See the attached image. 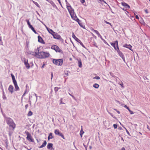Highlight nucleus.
<instances>
[{"instance_id":"24","label":"nucleus","mask_w":150,"mask_h":150,"mask_svg":"<svg viewBox=\"0 0 150 150\" xmlns=\"http://www.w3.org/2000/svg\"><path fill=\"white\" fill-rule=\"evenodd\" d=\"M53 136H52V133H50L49 135V136L48 137V139L49 140L50 139H52L53 138Z\"/></svg>"},{"instance_id":"14","label":"nucleus","mask_w":150,"mask_h":150,"mask_svg":"<svg viewBox=\"0 0 150 150\" xmlns=\"http://www.w3.org/2000/svg\"><path fill=\"white\" fill-rule=\"evenodd\" d=\"M52 35L53 36L54 38L55 39H59L60 38V36L57 33H56L55 32L54 34H53Z\"/></svg>"},{"instance_id":"63","label":"nucleus","mask_w":150,"mask_h":150,"mask_svg":"<svg viewBox=\"0 0 150 150\" xmlns=\"http://www.w3.org/2000/svg\"><path fill=\"white\" fill-rule=\"evenodd\" d=\"M121 140H122L123 142L124 141V140L122 137H121Z\"/></svg>"},{"instance_id":"15","label":"nucleus","mask_w":150,"mask_h":150,"mask_svg":"<svg viewBox=\"0 0 150 150\" xmlns=\"http://www.w3.org/2000/svg\"><path fill=\"white\" fill-rule=\"evenodd\" d=\"M38 41L39 42H40L41 43L43 44H45V42H44L43 40L41 37L39 36L38 37Z\"/></svg>"},{"instance_id":"38","label":"nucleus","mask_w":150,"mask_h":150,"mask_svg":"<svg viewBox=\"0 0 150 150\" xmlns=\"http://www.w3.org/2000/svg\"><path fill=\"white\" fill-rule=\"evenodd\" d=\"M119 84L123 88H124L123 84L122 82H121V83H119Z\"/></svg>"},{"instance_id":"13","label":"nucleus","mask_w":150,"mask_h":150,"mask_svg":"<svg viewBox=\"0 0 150 150\" xmlns=\"http://www.w3.org/2000/svg\"><path fill=\"white\" fill-rule=\"evenodd\" d=\"M13 87L11 85H10L8 87V90L11 93L13 92Z\"/></svg>"},{"instance_id":"31","label":"nucleus","mask_w":150,"mask_h":150,"mask_svg":"<svg viewBox=\"0 0 150 150\" xmlns=\"http://www.w3.org/2000/svg\"><path fill=\"white\" fill-rule=\"evenodd\" d=\"M26 21L27 22V24L29 26V27H30V26L31 25L28 20H26Z\"/></svg>"},{"instance_id":"3","label":"nucleus","mask_w":150,"mask_h":150,"mask_svg":"<svg viewBox=\"0 0 150 150\" xmlns=\"http://www.w3.org/2000/svg\"><path fill=\"white\" fill-rule=\"evenodd\" d=\"M67 7L71 18L76 15L75 13L74 12V9L72 8L70 5L67 6Z\"/></svg>"},{"instance_id":"58","label":"nucleus","mask_w":150,"mask_h":150,"mask_svg":"<svg viewBox=\"0 0 150 150\" xmlns=\"http://www.w3.org/2000/svg\"><path fill=\"white\" fill-rule=\"evenodd\" d=\"M145 11L146 13H148V10L147 9L145 10Z\"/></svg>"},{"instance_id":"5","label":"nucleus","mask_w":150,"mask_h":150,"mask_svg":"<svg viewBox=\"0 0 150 150\" xmlns=\"http://www.w3.org/2000/svg\"><path fill=\"white\" fill-rule=\"evenodd\" d=\"M72 38H74L77 42H79L80 44L83 47L86 48L85 47L82 43L81 42V40L79 39L78 38H77L75 35H74V33H72Z\"/></svg>"},{"instance_id":"62","label":"nucleus","mask_w":150,"mask_h":150,"mask_svg":"<svg viewBox=\"0 0 150 150\" xmlns=\"http://www.w3.org/2000/svg\"><path fill=\"white\" fill-rule=\"evenodd\" d=\"M80 134V135L81 137H82L83 134Z\"/></svg>"},{"instance_id":"44","label":"nucleus","mask_w":150,"mask_h":150,"mask_svg":"<svg viewBox=\"0 0 150 150\" xmlns=\"http://www.w3.org/2000/svg\"><path fill=\"white\" fill-rule=\"evenodd\" d=\"M105 23L108 24H109L110 25V26H112V25L110 23L107 22V21H105Z\"/></svg>"},{"instance_id":"46","label":"nucleus","mask_w":150,"mask_h":150,"mask_svg":"<svg viewBox=\"0 0 150 150\" xmlns=\"http://www.w3.org/2000/svg\"><path fill=\"white\" fill-rule=\"evenodd\" d=\"M124 107L127 109L128 110H129V108L126 105H124Z\"/></svg>"},{"instance_id":"54","label":"nucleus","mask_w":150,"mask_h":150,"mask_svg":"<svg viewBox=\"0 0 150 150\" xmlns=\"http://www.w3.org/2000/svg\"><path fill=\"white\" fill-rule=\"evenodd\" d=\"M135 18L136 19H139V16L137 15H136L135 16Z\"/></svg>"},{"instance_id":"55","label":"nucleus","mask_w":150,"mask_h":150,"mask_svg":"<svg viewBox=\"0 0 150 150\" xmlns=\"http://www.w3.org/2000/svg\"><path fill=\"white\" fill-rule=\"evenodd\" d=\"M45 26L47 30V31L49 30V29H50V28H48L47 27V26L46 25H45Z\"/></svg>"},{"instance_id":"60","label":"nucleus","mask_w":150,"mask_h":150,"mask_svg":"<svg viewBox=\"0 0 150 150\" xmlns=\"http://www.w3.org/2000/svg\"><path fill=\"white\" fill-rule=\"evenodd\" d=\"M28 107V104H27L26 105H25V108L26 109Z\"/></svg>"},{"instance_id":"21","label":"nucleus","mask_w":150,"mask_h":150,"mask_svg":"<svg viewBox=\"0 0 150 150\" xmlns=\"http://www.w3.org/2000/svg\"><path fill=\"white\" fill-rule=\"evenodd\" d=\"M53 144L52 143H49L47 145V148L48 149H53L52 148Z\"/></svg>"},{"instance_id":"35","label":"nucleus","mask_w":150,"mask_h":150,"mask_svg":"<svg viewBox=\"0 0 150 150\" xmlns=\"http://www.w3.org/2000/svg\"><path fill=\"white\" fill-rule=\"evenodd\" d=\"M98 2L99 3H101L102 2H103L104 3H105V4H107L105 2V1H104L103 0H97Z\"/></svg>"},{"instance_id":"33","label":"nucleus","mask_w":150,"mask_h":150,"mask_svg":"<svg viewBox=\"0 0 150 150\" xmlns=\"http://www.w3.org/2000/svg\"><path fill=\"white\" fill-rule=\"evenodd\" d=\"M84 132L83 130L82 129V126H81V129L80 131V134H83L84 133Z\"/></svg>"},{"instance_id":"32","label":"nucleus","mask_w":150,"mask_h":150,"mask_svg":"<svg viewBox=\"0 0 150 150\" xmlns=\"http://www.w3.org/2000/svg\"><path fill=\"white\" fill-rule=\"evenodd\" d=\"M33 2L35 5L37 6L38 7H40V6L39 5V4L38 3L35 2V1H33Z\"/></svg>"},{"instance_id":"29","label":"nucleus","mask_w":150,"mask_h":150,"mask_svg":"<svg viewBox=\"0 0 150 150\" xmlns=\"http://www.w3.org/2000/svg\"><path fill=\"white\" fill-rule=\"evenodd\" d=\"M33 114V113L30 111H29L28 114V116H31Z\"/></svg>"},{"instance_id":"61","label":"nucleus","mask_w":150,"mask_h":150,"mask_svg":"<svg viewBox=\"0 0 150 150\" xmlns=\"http://www.w3.org/2000/svg\"><path fill=\"white\" fill-rule=\"evenodd\" d=\"M120 150H125V149L124 147H122Z\"/></svg>"},{"instance_id":"20","label":"nucleus","mask_w":150,"mask_h":150,"mask_svg":"<svg viewBox=\"0 0 150 150\" xmlns=\"http://www.w3.org/2000/svg\"><path fill=\"white\" fill-rule=\"evenodd\" d=\"M14 85V86L15 88L16 91H17L19 90V88L18 86L17 82L13 83Z\"/></svg>"},{"instance_id":"4","label":"nucleus","mask_w":150,"mask_h":150,"mask_svg":"<svg viewBox=\"0 0 150 150\" xmlns=\"http://www.w3.org/2000/svg\"><path fill=\"white\" fill-rule=\"evenodd\" d=\"M63 60L62 59H53V62L57 66H61L62 64Z\"/></svg>"},{"instance_id":"17","label":"nucleus","mask_w":150,"mask_h":150,"mask_svg":"<svg viewBox=\"0 0 150 150\" xmlns=\"http://www.w3.org/2000/svg\"><path fill=\"white\" fill-rule=\"evenodd\" d=\"M92 31L95 32L98 35V36L99 37H100V38L102 40H103L102 36L100 35L98 31H97V30H94L93 29L92 30Z\"/></svg>"},{"instance_id":"37","label":"nucleus","mask_w":150,"mask_h":150,"mask_svg":"<svg viewBox=\"0 0 150 150\" xmlns=\"http://www.w3.org/2000/svg\"><path fill=\"white\" fill-rule=\"evenodd\" d=\"M128 110L131 114L132 115L134 113V112H133L131 111L129 109Z\"/></svg>"},{"instance_id":"56","label":"nucleus","mask_w":150,"mask_h":150,"mask_svg":"<svg viewBox=\"0 0 150 150\" xmlns=\"http://www.w3.org/2000/svg\"><path fill=\"white\" fill-rule=\"evenodd\" d=\"M2 94H3V95H5V93H4V90H2Z\"/></svg>"},{"instance_id":"57","label":"nucleus","mask_w":150,"mask_h":150,"mask_svg":"<svg viewBox=\"0 0 150 150\" xmlns=\"http://www.w3.org/2000/svg\"><path fill=\"white\" fill-rule=\"evenodd\" d=\"M114 110H116V111H117V113H118V114H120V112L119 111L117 110H116V109H115Z\"/></svg>"},{"instance_id":"41","label":"nucleus","mask_w":150,"mask_h":150,"mask_svg":"<svg viewBox=\"0 0 150 150\" xmlns=\"http://www.w3.org/2000/svg\"><path fill=\"white\" fill-rule=\"evenodd\" d=\"M113 127L115 129H116L117 127V125L114 124L113 125Z\"/></svg>"},{"instance_id":"64","label":"nucleus","mask_w":150,"mask_h":150,"mask_svg":"<svg viewBox=\"0 0 150 150\" xmlns=\"http://www.w3.org/2000/svg\"><path fill=\"white\" fill-rule=\"evenodd\" d=\"M89 149H91V148H92V147H91V146H89Z\"/></svg>"},{"instance_id":"45","label":"nucleus","mask_w":150,"mask_h":150,"mask_svg":"<svg viewBox=\"0 0 150 150\" xmlns=\"http://www.w3.org/2000/svg\"><path fill=\"white\" fill-rule=\"evenodd\" d=\"M65 74L67 76H68L69 75V74H68V71H65Z\"/></svg>"},{"instance_id":"47","label":"nucleus","mask_w":150,"mask_h":150,"mask_svg":"<svg viewBox=\"0 0 150 150\" xmlns=\"http://www.w3.org/2000/svg\"><path fill=\"white\" fill-rule=\"evenodd\" d=\"M80 1L81 3L83 4L85 2V1L84 0H81Z\"/></svg>"},{"instance_id":"53","label":"nucleus","mask_w":150,"mask_h":150,"mask_svg":"<svg viewBox=\"0 0 150 150\" xmlns=\"http://www.w3.org/2000/svg\"><path fill=\"white\" fill-rule=\"evenodd\" d=\"M57 1H58L59 2V4H60V5H61V6H62V4H61V1H60V0H57Z\"/></svg>"},{"instance_id":"6","label":"nucleus","mask_w":150,"mask_h":150,"mask_svg":"<svg viewBox=\"0 0 150 150\" xmlns=\"http://www.w3.org/2000/svg\"><path fill=\"white\" fill-rule=\"evenodd\" d=\"M111 45L114 47V49L117 50H119L118 45V42L117 41H115L114 43H111Z\"/></svg>"},{"instance_id":"49","label":"nucleus","mask_w":150,"mask_h":150,"mask_svg":"<svg viewBox=\"0 0 150 150\" xmlns=\"http://www.w3.org/2000/svg\"><path fill=\"white\" fill-rule=\"evenodd\" d=\"M124 128L125 129V130H126V132L127 133V134H129V132L127 131V129L126 128H125V127Z\"/></svg>"},{"instance_id":"11","label":"nucleus","mask_w":150,"mask_h":150,"mask_svg":"<svg viewBox=\"0 0 150 150\" xmlns=\"http://www.w3.org/2000/svg\"><path fill=\"white\" fill-rule=\"evenodd\" d=\"M117 52L119 54V55L120 56V57L122 58V59L123 60V61L125 62V57L123 55L122 53L119 50H117Z\"/></svg>"},{"instance_id":"26","label":"nucleus","mask_w":150,"mask_h":150,"mask_svg":"<svg viewBox=\"0 0 150 150\" xmlns=\"http://www.w3.org/2000/svg\"><path fill=\"white\" fill-rule=\"evenodd\" d=\"M29 28H30L31 30H32V31L34 32V33H35V34H36L37 33H36V31H35V30L34 29V28H33V27L32 25H31L30 26V27H29Z\"/></svg>"},{"instance_id":"10","label":"nucleus","mask_w":150,"mask_h":150,"mask_svg":"<svg viewBox=\"0 0 150 150\" xmlns=\"http://www.w3.org/2000/svg\"><path fill=\"white\" fill-rule=\"evenodd\" d=\"M23 59V62L25 66V67L27 69H29L30 67V66L28 62V60L26 59L25 58H24Z\"/></svg>"},{"instance_id":"42","label":"nucleus","mask_w":150,"mask_h":150,"mask_svg":"<svg viewBox=\"0 0 150 150\" xmlns=\"http://www.w3.org/2000/svg\"><path fill=\"white\" fill-rule=\"evenodd\" d=\"M93 45L94 46L96 47H98V46L97 45V44L95 42H93Z\"/></svg>"},{"instance_id":"8","label":"nucleus","mask_w":150,"mask_h":150,"mask_svg":"<svg viewBox=\"0 0 150 150\" xmlns=\"http://www.w3.org/2000/svg\"><path fill=\"white\" fill-rule=\"evenodd\" d=\"M26 134V135H27V137H26V139H27L30 141H31L32 142H33V140L32 138V137L31 136L30 134L28 132H25Z\"/></svg>"},{"instance_id":"9","label":"nucleus","mask_w":150,"mask_h":150,"mask_svg":"<svg viewBox=\"0 0 150 150\" xmlns=\"http://www.w3.org/2000/svg\"><path fill=\"white\" fill-rule=\"evenodd\" d=\"M54 133L55 134L59 135L61 136L64 139H65V138L62 134L59 132V129H56L54 130Z\"/></svg>"},{"instance_id":"7","label":"nucleus","mask_w":150,"mask_h":150,"mask_svg":"<svg viewBox=\"0 0 150 150\" xmlns=\"http://www.w3.org/2000/svg\"><path fill=\"white\" fill-rule=\"evenodd\" d=\"M51 48L55 50L56 52H62V51L56 45H53L51 47Z\"/></svg>"},{"instance_id":"50","label":"nucleus","mask_w":150,"mask_h":150,"mask_svg":"<svg viewBox=\"0 0 150 150\" xmlns=\"http://www.w3.org/2000/svg\"><path fill=\"white\" fill-rule=\"evenodd\" d=\"M51 79H52L53 77V73H52V72L51 73Z\"/></svg>"},{"instance_id":"52","label":"nucleus","mask_w":150,"mask_h":150,"mask_svg":"<svg viewBox=\"0 0 150 150\" xmlns=\"http://www.w3.org/2000/svg\"><path fill=\"white\" fill-rule=\"evenodd\" d=\"M1 88L2 90H4V88L2 86V84H1Z\"/></svg>"},{"instance_id":"36","label":"nucleus","mask_w":150,"mask_h":150,"mask_svg":"<svg viewBox=\"0 0 150 150\" xmlns=\"http://www.w3.org/2000/svg\"><path fill=\"white\" fill-rule=\"evenodd\" d=\"M93 79H96L98 80V79H100V78L98 76H96L95 77L93 78Z\"/></svg>"},{"instance_id":"43","label":"nucleus","mask_w":150,"mask_h":150,"mask_svg":"<svg viewBox=\"0 0 150 150\" xmlns=\"http://www.w3.org/2000/svg\"><path fill=\"white\" fill-rule=\"evenodd\" d=\"M109 113L112 117L114 118H116V117H115L110 112H109Z\"/></svg>"},{"instance_id":"30","label":"nucleus","mask_w":150,"mask_h":150,"mask_svg":"<svg viewBox=\"0 0 150 150\" xmlns=\"http://www.w3.org/2000/svg\"><path fill=\"white\" fill-rule=\"evenodd\" d=\"M60 88H58V87H55L54 88V91H55V92H57L58 91V90Z\"/></svg>"},{"instance_id":"59","label":"nucleus","mask_w":150,"mask_h":150,"mask_svg":"<svg viewBox=\"0 0 150 150\" xmlns=\"http://www.w3.org/2000/svg\"><path fill=\"white\" fill-rule=\"evenodd\" d=\"M35 96L36 97V101H37V96L35 93Z\"/></svg>"},{"instance_id":"18","label":"nucleus","mask_w":150,"mask_h":150,"mask_svg":"<svg viewBox=\"0 0 150 150\" xmlns=\"http://www.w3.org/2000/svg\"><path fill=\"white\" fill-rule=\"evenodd\" d=\"M78 62V66L80 68H81L82 67V64L80 59H77Z\"/></svg>"},{"instance_id":"23","label":"nucleus","mask_w":150,"mask_h":150,"mask_svg":"<svg viewBox=\"0 0 150 150\" xmlns=\"http://www.w3.org/2000/svg\"><path fill=\"white\" fill-rule=\"evenodd\" d=\"M11 77H12V80H13V82L14 83V82H16V80L15 79V76H14V75L13 74H11Z\"/></svg>"},{"instance_id":"40","label":"nucleus","mask_w":150,"mask_h":150,"mask_svg":"<svg viewBox=\"0 0 150 150\" xmlns=\"http://www.w3.org/2000/svg\"><path fill=\"white\" fill-rule=\"evenodd\" d=\"M69 94L71 96H72V97L75 100H76V98H75V97H74V96H73L71 95V94H70V93H69Z\"/></svg>"},{"instance_id":"27","label":"nucleus","mask_w":150,"mask_h":150,"mask_svg":"<svg viewBox=\"0 0 150 150\" xmlns=\"http://www.w3.org/2000/svg\"><path fill=\"white\" fill-rule=\"evenodd\" d=\"M49 33L51 34L52 35H53V34H54V32L52 29H49V30H48Z\"/></svg>"},{"instance_id":"2","label":"nucleus","mask_w":150,"mask_h":150,"mask_svg":"<svg viewBox=\"0 0 150 150\" xmlns=\"http://www.w3.org/2000/svg\"><path fill=\"white\" fill-rule=\"evenodd\" d=\"M6 121L7 123L9 125L10 128H11L13 130L16 127V125L12 119L9 117L6 118Z\"/></svg>"},{"instance_id":"19","label":"nucleus","mask_w":150,"mask_h":150,"mask_svg":"<svg viewBox=\"0 0 150 150\" xmlns=\"http://www.w3.org/2000/svg\"><path fill=\"white\" fill-rule=\"evenodd\" d=\"M123 47H126L127 48L129 49L130 50L132 51V50L131 49L132 47L130 45L125 44L124 45Z\"/></svg>"},{"instance_id":"16","label":"nucleus","mask_w":150,"mask_h":150,"mask_svg":"<svg viewBox=\"0 0 150 150\" xmlns=\"http://www.w3.org/2000/svg\"><path fill=\"white\" fill-rule=\"evenodd\" d=\"M121 4L123 6L125 7L126 8H130V6L128 4L125 2H122Z\"/></svg>"},{"instance_id":"39","label":"nucleus","mask_w":150,"mask_h":150,"mask_svg":"<svg viewBox=\"0 0 150 150\" xmlns=\"http://www.w3.org/2000/svg\"><path fill=\"white\" fill-rule=\"evenodd\" d=\"M60 104H64V103L63 102H62V98H61L60 100Z\"/></svg>"},{"instance_id":"28","label":"nucleus","mask_w":150,"mask_h":150,"mask_svg":"<svg viewBox=\"0 0 150 150\" xmlns=\"http://www.w3.org/2000/svg\"><path fill=\"white\" fill-rule=\"evenodd\" d=\"M35 49L34 50V52H30V51H29L28 52V53L29 54H31L32 55L34 56H35V55L33 54H34V53L35 52Z\"/></svg>"},{"instance_id":"1","label":"nucleus","mask_w":150,"mask_h":150,"mask_svg":"<svg viewBox=\"0 0 150 150\" xmlns=\"http://www.w3.org/2000/svg\"><path fill=\"white\" fill-rule=\"evenodd\" d=\"M35 52H34L33 55L37 58L40 59H43L49 57L50 54L48 52H40V48L37 47L35 49Z\"/></svg>"},{"instance_id":"22","label":"nucleus","mask_w":150,"mask_h":150,"mask_svg":"<svg viewBox=\"0 0 150 150\" xmlns=\"http://www.w3.org/2000/svg\"><path fill=\"white\" fill-rule=\"evenodd\" d=\"M47 144V142L46 141H44L42 145L39 147V148H41L45 147Z\"/></svg>"},{"instance_id":"25","label":"nucleus","mask_w":150,"mask_h":150,"mask_svg":"<svg viewBox=\"0 0 150 150\" xmlns=\"http://www.w3.org/2000/svg\"><path fill=\"white\" fill-rule=\"evenodd\" d=\"M99 85L97 83H95L93 85V87L96 88H98L99 87Z\"/></svg>"},{"instance_id":"34","label":"nucleus","mask_w":150,"mask_h":150,"mask_svg":"<svg viewBox=\"0 0 150 150\" xmlns=\"http://www.w3.org/2000/svg\"><path fill=\"white\" fill-rule=\"evenodd\" d=\"M2 98L3 100H6L7 99L6 96L5 95H2Z\"/></svg>"},{"instance_id":"48","label":"nucleus","mask_w":150,"mask_h":150,"mask_svg":"<svg viewBox=\"0 0 150 150\" xmlns=\"http://www.w3.org/2000/svg\"><path fill=\"white\" fill-rule=\"evenodd\" d=\"M65 1L66 2V6H69V5H70V4H69L68 2H67V0H65Z\"/></svg>"},{"instance_id":"51","label":"nucleus","mask_w":150,"mask_h":150,"mask_svg":"<svg viewBox=\"0 0 150 150\" xmlns=\"http://www.w3.org/2000/svg\"><path fill=\"white\" fill-rule=\"evenodd\" d=\"M103 40L104 42L105 43V44H107V45H108V43H107V42H106V41L105 40H103H103Z\"/></svg>"},{"instance_id":"12","label":"nucleus","mask_w":150,"mask_h":150,"mask_svg":"<svg viewBox=\"0 0 150 150\" xmlns=\"http://www.w3.org/2000/svg\"><path fill=\"white\" fill-rule=\"evenodd\" d=\"M72 18L74 20L76 21L77 22H78L79 24L80 25V26H81V23H80V20L77 18L76 15L74 16Z\"/></svg>"}]
</instances>
